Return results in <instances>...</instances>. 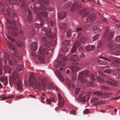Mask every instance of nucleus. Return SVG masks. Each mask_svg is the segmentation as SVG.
Returning a JSON list of instances; mask_svg holds the SVG:
<instances>
[{
	"label": "nucleus",
	"mask_w": 120,
	"mask_h": 120,
	"mask_svg": "<svg viewBox=\"0 0 120 120\" xmlns=\"http://www.w3.org/2000/svg\"><path fill=\"white\" fill-rule=\"evenodd\" d=\"M101 19L102 21L104 22H106L107 20L106 19L104 18L103 17H101Z\"/></svg>",
	"instance_id": "bf43d9fd"
},
{
	"label": "nucleus",
	"mask_w": 120,
	"mask_h": 120,
	"mask_svg": "<svg viewBox=\"0 0 120 120\" xmlns=\"http://www.w3.org/2000/svg\"><path fill=\"white\" fill-rule=\"evenodd\" d=\"M82 34L81 33H79L77 36L78 38H79L80 37L82 36Z\"/></svg>",
	"instance_id": "6e6d98bb"
},
{
	"label": "nucleus",
	"mask_w": 120,
	"mask_h": 120,
	"mask_svg": "<svg viewBox=\"0 0 120 120\" xmlns=\"http://www.w3.org/2000/svg\"><path fill=\"white\" fill-rule=\"evenodd\" d=\"M76 51V49L75 48L72 47V49L71 50L70 52L72 53H73L74 52H75Z\"/></svg>",
	"instance_id": "c03bdc74"
},
{
	"label": "nucleus",
	"mask_w": 120,
	"mask_h": 120,
	"mask_svg": "<svg viewBox=\"0 0 120 120\" xmlns=\"http://www.w3.org/2000/svg\"><path fill=\"white\" fill-rule=\"evenodd\" d=\"M86 50L88 51L93 50L95 48V46L94 45H88L85 47Z\"/></svg>",
	"instance_id": "9b49d317"
},
{
	"label": "nucleus",
	"mask_w": 120,
	"mask_h": 120,
	"mask_svg": "<svg viewBox=\"0 0 120 120\" xmlns=\"http://www.w3.org/2000/svg\"><path fill=\"white\" fill-rule=\"evenodd\" d=\"M112 46V42L111 41L109 43L108 45V47L110 48Z\"/></svg>",
	"instance_id": "603ef678"
},
{
	"label": "nucleus",
	"mask_w": 120,
	"mask_h": 120,
	"mask_svg": "<svg viewBox=\"0 0 120 120\" xmlns=\"http://www.w3.org/2000/svg\"><path fill=\"white\" fill-rule=\"evenodd\" d=\"M0 81L3 82V84L4 86H6L8 84V77H1L0 78Z\"/></svg>",
	"instance_id": "423d86ee"
},
{
	"label": "nucleus",
	"mask_w": 120,
	"mask_h": 120,
	"mask_svg": "<svg viewBox=\"0 0 120 120\" xmlns=\"http://www.w3.org/2000/svg\"><path fill=\"white\" fill-rule=\"evenodd\" d=\"M37 44L36 42L32 43L30 45V48L31 50L35 51L37 49Z\"/></svg>",
	"instance_id": "1a4fd4ad"
},
{
	"label": "nucleus",
	"mask_w": 120,
	"mask_h": 120,
	"mask_svg": "<svg viewBox=\"0 0 120 120\" xmlns=\"http://www.w3.org/2000/svg\"><path fill=\"white\" fill-rule=\"evenodd\" d=\"M22 65L21 64H19L17 66L16 68L17 71H19L22 70Z\"/></svg>",
	"instance_id": "b1692460"
},
{
	"label": "nucleus",
	"mask_w": 120,
	"mask_h": 120,
	"mask_svg": "<svg viewBox=\"0 0 120 120\" xmlns=\"http://www.w3.org/2000/svg\"><path fill=\"white\" fill-rule=\"evenodd\" d=\"M81 75H82L83 74L86 77L88 76L90 74V72L88 70L84 71L81 73Z\"/></svg>",
	"instance_id": "6ab92c4d"
},
{
	"label": "nucleus",
	"mask_w": 120,
	"mask_h": 120,
	"mask_svg": "<svg viewBox=\"0 0 120 120\" xmlns=\"http://www.w3.org/2000/svg\"><path fill=\"white\" fill-rule=\"evenodd\" d=\"M27 20L28 21H30L32 19V17L30 16H28L27 17Z\"/></svg>",
	"instance_id": "5fc2aeb1"
},
{
	"label": "nucleus",
	"mask_w": 120,
	"mask_h": 120,
	"mask_svg": "<svg viewBox=\"0 0 120 120\" xmlns=\"http://www.w3.org/2000/svg\"><path fill=\"white\" fill-rule=\"evenodd\" d=\"M90 96L89 95H85L83 98V101L86 102L88 101L90 98Z\"/></svg>",
	"instance_id": "412c9836"
},
{
	"label": "nucleus",
	"mask_w": 120,
	"mask_h": 120,
	"mask_svg": "<svg viewBox=\"0 0 120 120\" xmlns=\"http://www.w3.org/2000/svg\"><path fill=\"white\" fill-rule=\"evenodd\" d=\"M31 54L32 56H36V52H32L31 53Z\"/></svg>",
	"instance_id": "8fccbe9b"
},
{
	"label": "nucleus",
	"mask_w": 120,
	"mask_h": 120,
	"mask_svg": "<svg viewBox=\"0 0 120 120\" xmlns=\"http://www.w3.org/2000/svg\"><path fill=\"white\" fill-rule=\"evenodd\" d=\"M41 8L43 10H45L46 9V7L45 6H42V7Z\"/></svg>",
	"instance_id": "774afa93"
},
{
	"label": "nucleus",
	"mask_w": 120,
	"mask_h": 120,
	"mask_svg": "<svg viewBox=\"0 0 120 120\" xmlns=\"http://www.w3.org/2000/svg\"><path fill=\"white\" fill-rule=\"evenodd\" d=\"M80 41L82 43H84L86 42V40L84 37H82L81 38Z\"/></svg>",
	"instance_id": "ea45409f"
},
{
	"label": "nucleus",
	"mask_w": 120,
	"mask_h": 120,
	"mask_svg": "<svg viewBox=\"0 0 120 120\" xmlns=\"http://www.w3.org/2000/svg\"><path fill=\"white\" fill-rule=\"evenodd\" d=\"M57 74V75H59V78L60 80L62 81H63L64 79L63 77L61 76L60 73L58 72Z\"/></svg>",
	"instance_id": "c756f323"
},
{
	"label": "nucleus",
	"mask_w": 120,
	"mask_h": 120,
	"mask_svg": "<svg viewBox=\"0 0 120 120\" xmlns=\"http://www.w3.org/2000/svg\"><path fill=\"white\" fill-rule=\"evenodd\" d=\"M95 14H92L89 17H88V18L86 19V21H85V22L86 23L90 22L91 20L92 21L95 18Z\"/></svg>",
	"instance_id": "6e6552de"
},
{
	"label": "nucleus",
	"mask_w": 120,
	"mask_h": 120,
	"mask_svg": "<svg viewBox=\"0 0 120 120\" xmlns=\"http://www.w3.org/2000/svg\"><path fill=\"white\" fill-rule=\"evenodd\" d=\"M70 68L72 72L76 71H77L79 70L80 69L79 67L76 65L71 66Z\"/></svg>",
	"instance_id": "9d476101"
},
{
	"label": "nucleus",
	"mask_w": 120,
	"mask_h": 120,
	"mask_svg": "<svg viewBox=\"0 0 120 120\" xmlns=\"http://www.w3.org/2000/svg\"><path fill=\"white\" fill-rule=\"evenodd\" d=\"M99 36V34H97L94 36L93 38V40H97Z\"/></svg>",
	"instance_id": "e433bc0d"
},
{
	"label": "nucleus",
	"mask_w": 120,
	"mask_h": 120,
	"mask_svg": "<svg viewBox=\"0 0 120 120\" xmlns=\"http://www.w3.org/2000/svg\"><path fill=\"white\" fill-rule=\"evenodd\" d=\"M46 79L45 78H43L41 80V84L42 86H44L46 83Z\"/></svg>",
	"instance_id": "5701e85b"
},
{
	"label": "nucleus",
	"mask_w": 120,
	"mask_h": 120,
	"mask_svg": "<svg viewBox=\"0 0 120 120\" xmlns=\"http://www.w3.org/2000/svg\"><path fill=\"white\" fill-rule=\"evenodd\" d=\"M61 50L63 52H65L68 51V48L66 47H63L61 49Z\"/></svg>",
	"instance_id": "2f4dec72"
},
{
	"label": "nucleus",
	"mask_w": 120,
	"mask_h": 120,
	"mask_svg": "<svg viewBox=\"0 0 120 120\" xmlns=\"http://www.w3.org/2000/svg\"><path fill=\"white\" fill-rule=\"evenodd\" d=\"M7 44L8 47L14 52H15L17 50V47L11 42L8 41Z\"/></svg>",
	"instance_id": "20e7f679"
},
{
	"label": "nucleus",
	"mask_w": 120,
	"mask_h": 120,
	"mask_svg": "<svg viewBox=\"0 0 120 120\" xmlns=\"http://www.w3.org/2000/svg\"><path fill=\"white\" fill-rule=\"evenodd\" d=\"M68 112L66 110H63V112H62V113L64 115L66 114Z\"/></svg>",
	"instance_id": "4d7b16f0"
},
{
	"label": "nucleus",
	"mask_w": 120,
	"mask_h": 120,
	"mask_svg": "<svg viewBox=\"0 0 120 120\" xmlns=\"http://www.w3.org/2000/svg\"><path fill=\"white\" fill-rule=\"evenodd\" d=\"M16 45L18 47H21L22 45V42L20 41H18L16 42Z\"/></svg>",
	"instance_id": "a878e982"
},
{
	"label": "nucleus",
	"mask_w": 120,
	"mask_h": 120,
	"mask_svg": "<svg viewBox=\"0 0 120 120\" xmlns=\"http://www.w3.org/2000/svg\"><path fill=\"white\" fill-rule=\"evenodd\" d=\"M93 94H94L98 96H100L101 95L102 93L101 92L95 91L93 92Z\"/></svg>",
	"instance_id": "c85d7f7f"
},
{
	"label": "nucleus",
	"mask_w": 120,
	"mask_h": 120,
	"mask_svg": "<svg viewBox=\"0 0 120 120\" xmlns=\"http://www.w3.org/2000/svg\"><path fill=\"white\" fill-rule=\"evenodd\" d=\"M42 41L44 42L45 45L48 47L49 45V42L46 39L45 37H43L42 38Z\"/></svg>",
	"instance_id": "f3484780"
},
{
	"label": "nucleus",
	"mask_w": 120,
	"mask_h": 120,
	"mask_svg": "<svg viewBox=\"0 0 120 120\" xmlns=\"http://www.w3.org/2000/svg\"><path fill=\"white\" fill-rule=\"evenodd\" d=\"M82 81L84 83H86V85L89 86H93V83L92 82H88L86 80V81L84 80H83L82 79Z\"/></svg>",
	"instance_id": "4be33fe9"
},
{
	"label": "nucleus",
	"mask_w": 120,
	"mask_h": 120,
	"mask_svg": "<svg viewBox=\"0 0 120 120\" xmlns=\"http://www.w3.org/2000/svg\"><path fill=\"white\" fill-rule=\"evenodd\" d=\"M13 54L14 57L18 59H21V57L18 54L16 53H14Z\"/></svg>",
	"instance_id": "bb28decb"
},
{
	"label": "nucleus",
	"mask_w": 120,
	"mask_h": 120,
	"mask_svg": "<svg viewBox=\"0 0 120 120\" xmlns=\"http://www.w3.org/2000/svg\"><path fill=\"white\" fill-rule=\"evenodd\" d=\"M92 29L94 30H96L98 29V27L96 25H94L93 26Z\"/></svg>",
	"instance_id": "3c124183"
},
{
	"label": "nucleus",
	"mask_w": 120,
	"mask_h": 120,
	"mask_svg": "<svg viewBox=\"0 0 120 120\" xmlns=\"http://www.w3.org/2000/svg\"><path fill=\"white\" fill-rule=\"evenodd\" d=\"M70 43V41L69 40H65L63 42V44L65 46H67Z\"/></svg>",
	"instance_id": "7c9ffc66"
},
{
	"label": "nucleus",
	"mask_w": 120,
	"mask_h": 120,
	"mask_svg": "<svg viewBox=\"0 0 120 120\" xmlns=\"http://www.w3.org/2000/svg\"><path fill=\"white\" fill-rule=\"evenodd\" d=\"M99 58L101 59H103L108 61H110V60H109V59H108L107 58H105V57L100 56L99 57Z\"/></svg>",
	"instance_id": "37998d69"
},
{
	"label": "nucleus",
	"mask_w": 120,
	"mask_h": 120,
	"mask_svg": "<svg viewBox=\"0 0 120 120\" xmlns=\"http://www.w3.org/2000/svg\"><path fill=\"white\" fill-rule=\"evenodd\" d=\"M103 61L102 60H98V63L99 64H103L102 63Z\"/></svg>",
	"instance_id": "13d9d810"
},
{
	"label": "nucleus",
	"mask_w": 120,
	"mask_h": 120,
	"mask_svg": "<svg viewBox=\"0 0 120 120\" xmlns=\"http://www.w3.org/2000/svg\"><path fill=\"white\" fill-rule=\"evenodd\" d=\"M71 60L72 61H78L79 60V59L78 58L77 56L75 55H73L71 57Z\"/></svg>",
	"instance_id": "dca6fc26"
},
{
	"label": "nucleus",
	"mask_w": 120,
	"mask_h": 120,
	"mask_svg": "<svg viewBox=\"0 0 120 120\" xmlns=\"http://www.w3.org/2000/svg\"><path fill=\"white\" fill-rule=\"evenodd\" d=\"M82 29V28L81 27L77 28H76V30L77 32L81 31Z\"/></svg>",
	"instance_id": "09e8293b"
},
{
	"label": "nucleus",
	"mask_w": 120,
	"mask_h": 120,
	"mask_svg": "<svg viewBox=\"0 0 120 120\" xmlns=\"http://www.w3.org/2000/svg\"><path fill=\"white\" fill-rule=\"evenodd\" d=\"M113 52V53H112V54H114L115 55H119V53L120 52V51H113L112 52Z\"/></svg>",
	"instance_id": "4c0bfd02"
},
{
	"label": "nucleus",
	"mask_w": 120,
	"mask_h": 120,
	"mask_svg": "<svg viewBox=\"0 0 120 120\" xmlns=\"http://www.w3.org/2000/svg\"><path fill=\"white\" fill-rule=\"evenodd\" d=\"M52 89L56 91H57L58 90V88L56 86H54L52 87Z\"/></svg>",
	"instance_id": "de8ad7c7"
},
{
	"label": "nucleus",
	"mask_w": 120,
	"mask_h": 120,
	"mask_svg": "<svg viewBox=\"0 0 120 120\" xmlns=\"http://www.w3.org/2000/svg\"><path fill=\"white\" fill-rule=\"evenodd\" d=\"M99 98H92L90 100L91 102H95L98 101Z\"/></svg>",
	"instance_id": "cd10ccee"
},
{
	"label": "nucleus",
	"mask_w": 120,
	"mask_h": 120,
	"mask_svg": "<svg viewBox=\"0 0 120 120\" xmlns=\"http://www.w3.org/2000/svg\"><path fill=\"white\" fill-rule=\"evenodd\" d=\"M80 89L79 88H77L75 89V93L76 94L79 93L80 91Z\"/></svg>",
	"instance_id": "a18cd8bd"
},
{
	"label": "nucleus",
	"mask_w": 120,
	"mask_h": 120,
	"mask_svg": "<svg viewBox=\"0 0 120 120\" xmlns=\"http://www.w3.org/2000/svg\"><path fill=\"white\" fill-rule=\"evenodd\" d=\"M10 29L13 31L12 33V35L14 37H16L18 34V32L16 30H17V28L16 27H15L12 26H10Z\"/></svg>",
	"instance_id": "39448f33"
},
{
	"label": "nucleus",
	"mask_w": 120,
	"mask_h": 120,
	"mask_svg": "<svg viewBox=\"0 0 120 120\" xmlns=\"http://www.w3.org/2000/svg\"><path fill=\"white\" fill-rule=\"evenodd\" d=\"M79 45L80 43L79 42H77V41H75V42L74 45L73 46V47L77 46L78 45Z\"/></svg>",
	"instance_id": "49530a36"
},
{
	"label": "nucleus",
	"mask_w": 120,
	"mask_h": 120,
	"mask_svg": "<svg viewBox=\"0 0 120 120\" xmlns=\"http://www.w3.org/2000/svg\"><path fill=\"white\" fill-rule=\"evenodd\" d=\"M46 101L47 104L50 105L51 103V102L52 101L53 102H54L55 100L53 98L51 97L47 99Z\"/></svg>",
	"instance_id": "a211bd4d"
},
{
	"label": "nucleus",
	"mask_w": 120,
	"mask_h": 120,
	"mask_svg": "<svg viewBox=\"0 0 120 120\" xmlns=\"http://www.w3.org/2000/svg\"><path fill=\"white\" fill-rule=\"evenodd\" d=\"M66 15V13L64 12H61L59 13L58 15L59 18L60 19H63Z\"/></svg>",
	"instance_id": "2eb2a0df"
},
{
	"label": "nucleus",
	"mask_w": 120,
	"mask_h": 120,
	"mask_svg": "<svg viewBox=\"0 0 120 120\" xmlns=\"http://www.w3.org/2000/svg\"><path fill=\"white\" fill-rule=\"evenodd\" d=\"M70 113L71 114H72L74 115L76 114V112L72 110L70 112Z\"/></svg>",
	"instance_id": "680f3d73"
},
{
	"label": "nucleus",
	"mask_w": 120,
	"mask_h": 120,
	"mask_svg": "<svg viewBox=\"0 0 120 120\" xmlns=\"http://www.w3.org/2000/svg\"><path fill=\"white\" fill-rule=\"evenodd\" d=\"M9 83L11 86L12 85L13 83L17 85L18 88L21 90L22 89V82L19 79H14L13 78L12 80V79L10 77L9 79Z\"/></svg>",
	"instance_id": "f257e3e1"
},
{
	"label": "nucleus",
	"mask_w": 120,
	"mask_h": 120,
	"mask_svg": "<svg viewBox=\"0 0 120 120\" xmlns=\"http://www.w3.org/2000/svg\"><path fill=\"white\" fill-rule=\"evenodd\" d=\"M3 68L4 69V71L5 72H7V68H6V66L5 65H4L3 66Z\"/></svg>",
	"instance_id": "e2e57ef3"
},
{
	"label": "nucleus",
	"mask_w": 120,
	"mask_h": 120,
	"mask_svg": "<svg viewBox=\"0 0 120 120\" xmlns=\"http://www.w3.org/2000/svg\"><path fill=\"white\" fill-rule=\"evenodd\" d=\"M106 83L110 85L113 86L114 85L113 83L110 81H106L105 83Z\"/></svg>",
	"instance_id": "72a5a7b5"
},
{
	"label": "nucleus",
	"mask_w": 120,
	"mask_h": 120,
	"mask_svg": "<svg viewBox=\"0 0 120 120\" xmlns=\"http://www.w3.org/2000/svg\"><path fill=\"white\" fill-rule=\"evenodd\" d=\"M89 112V111L87 109H85L83 111V113L84 114H87Z\"/></svg>",
	"instance_id": "58836bf2"
},
{
	"label": "nucleus",
	"mask_w": 120,
	"mask_h": 120,
	"mask_svg": "<svg viewBox=\"0 0 120 120\" xmlns=\"http://www.w3.org/2000/svg\"><path fill=\"white\" fill-rule=\"evenodd\" d=\"M6 10L7 12L8 16L9 17H10V16L12 15L13 16H15V13L13 12V10L10 8H7Z\"/></svg>",
	"instance_id": "0eeeda50"
},
{
	"label": "nucleus",
	"mask_w": 120,
	"mask_h": 120,
	"mask_svg": "<svg viewBox=\"0 0 120 120\" xmlns=\"http://www.w3.org/2000/svg\"><path fill=\"white\" fill-rule=\"evenodd\" d=\"M42 15L44 17H47V13L46 12H43L42 14Z\"/></svg>",
	"instance_id": "c9c22d12"
},
{
	"label": "nucleus",
	"mask_w": 120,
	"mask_h": 120,
	"mask_svg": "<svg viewBox=\"0 0 120 120\" xmlns=\"http://www.w3.org/2000/svg\"><path fill=\"white\" fill-rule=\"evenodd\" d=\"M43 30L45 32H46L47 31V28L46 27H44L42 28Z\"/></svg>",
	"instance_id": "338daca9"
},
{
	"label": "nucleus",
	"mask_w": 120,
	"mask_h": 120,
	"mask_svg": "<svg viewBox=\"0 0 120 120\" xmlns=\"http://www.w3.org/2000/svg\"><path fill=\"white\" fill-rule=\"evenodd\" d=\"M9 64L11 65H13L15 64L17 61L15 60L12 58L11 60H9L8 61Z\"/></svg>",
	"instance_id": "4468645a"
},
{
	"label": "nucleus",
	"mask_w": 120,
	"mask_h": 120,
	"mask_svg": "<svg viewBox=\"0 0 120 120\" xmlns=\"http://www.w3.org/2000/svg\"><path fill=\"white\" fill-rule=\"evenodd\" d=\"M115 39L116 41L119 42L120 41V36H117L116 38Z\"/></svg>",
	"instance_id": "79ce46f5"
},
{
	"label": "nucleus",
	"mask_w": 120,
	"mask_h": 120,
	"mask_svg": "<svg viewBox=\"0 0 120 120\" xmlns=\"http://www.w3.org/2000/svg\"><path fill=\"white\" fill-rule=\"evenodd\" d=\"M32 84L35 86L38 87L40 86L41 84L39 81H37L36 79L34 78L33 79Z\"/></svg>",
	"instance_id": "f8f14e48"
},
{
	"label": "nucleus",
	"mask_w": 120,
	"mask_h": 120,
	"mask_svg": "<svg viewBox=\"0 0 120 120\" xmlns=\"http://www.w3.org/2000/svg\"><path fill=\"white\" fill-rule=\"evenodd\" d=\"M48 51V49L47 47H45L43 49H42L41 48H40L39 50V56L38 57L39 60H43V57L45 56V55H46L47 53V54H49Z\"/></svg>",
	"instance_id": "f03ea898"
},
{
	"label": "nucleus",
	"mask_w": 120,
	"mask_h": 120,
	"mask_svg": "<svg viewBox=\"0 0 120 120\" xmlns=\"http://www.w3.org/2000/svg\"><path fill=\"white\" fill-rule=\"evenodd\" d=\"M34 73H31L30 75V76L29 78L30 79H31V78H32L34 76Z\"/></svg>",
	"instance_id": "864d4df0"
},
{
	"label": "nucleus",
	"mask_w": 120,
	"mask_h": 120,
	"mask_svg": "<svg viewBox=\"0 0 120 120\" xmlns=\"http://www.w3.org/2000/svg\"><path fill=\"white\" fill-rule=\"evenodd\" d=\"M59 102L58 104V105L59 107H61L64 106V99L60 101H59Z\"/></svg>",
	"instance_id": "aec40b11"
},
{
	"label": "nucleus",
	"mask_w": 120,
	"mask_h": 120,
	"mask_svg": "<svg viewBox=\"0 0 120 120\" xmlns=\"http://www.w3.org/2000/svg\"><path fill=\"white\" fill-rule=\"evenodd\" d=\"M102 46V43L101 41L100 42V43H99L98 45V47L99 48H100Z\"/></svg>",
	"instance_id": "052dcab7"
},
{
	"label": "nucleus",
	"mask_w": 120,
	"mask_h": 120,
	"mask_svg": "<svg viewBox=\"0 0 120 120\" xmlns=\"http://www.w3.org/2000/svg\"><path fill=\"white\" fill-rule=\"evenodd\" d=\"M96 78L97 80L98 81L101 82L103 83H104L105 82L104 80L102 79L101 77L97 76H96Z\"/></svg>",
	"instance_id": "393cba45"
},
{
	"label": "nucleus",
	"mask_w": 120,
	"mask_h": 120,
	"mask_svg": "<svg viewBox=\"0 0 120 120\" xmlns=\"http://www.w3.org/2000/svg\"><path fill=\"white\" fill-rule=\"evenodd\" d=\"M70 32V31L69 30L68 31L67 33V34L68 36V37H70V36L71 35V34L70 33H69V32Z\"/></svg>",
	"instance_id": "0e129e2a"
},
{
	"label": "nucleus",
	"mask_w": 120,
	"mask_h": 120,
	"mask_svg": "<svg viewBox=\"0 0 120 120\" xmlns=\"http://www.w3.org/2000/svg\"><path fill=\"white\" fill-rule=\"evenodd\" d=\"M91 78L93 80H95V78L94 77V76L93 75H92L90 76Z\"/></svg>",
	"instance_id": "69168bd1"
},
{
	"label": "nucleus",
	"mask_w": 120,
	"mask_h": 120,
	"mask_svg": "<svg viewBox=\"0 0 120 120\" xmlns=\"http://www.w3.org/2000/svg\"><path fill=\"white\" fill-rule=\"evenodd\" d=\"M39 2H43L44 3L47 4L48 3V0H38Z\"/></svg>",
	"instance_id": "f704fd0d"
},
{
	"label": "nucleus",
	"mask_w": 120,
	"mask_h": 120,
	"mask_svg": "<svg viewBox=\"0 0 120 120\" xmlns=\"http://www.w3.org/2000/svg\"><path fill=\"white\" fill-rule=\"evenodd\" d=\"M105 101L103 100H101L97 102L98 104H100L105 103Z\"/></svg>",
	"instance_id": "a19ab883"
},
{
	"label": "nucleus",
	"mask_w": 120,
	"mask_h": 120,
	"mask_svg": "<svg viewBox=\"0 0 120 120\" xmlns=\"http://www.w3.org/2000/svg\"><path fill=\"white\" fill-rule=\"evenodd\" d=\"M113 36V34L112 32H108L107 33V40L108 41H109L112 38Z\"/></svg>",
	"instance_id": "ddd939ff"
},
{
	"label": "nucleus",
	"mask_w": 120,
	"mask_h": 120,
	"mask_svg": "<svg viewBox=\"0 0 120 120\" xmlns=\"http://www.w3.org/2000/svg\"><path fill=\"white\" fill-rule=\"evenodd\" d=\"M82 7L81 5L79 4L77 2L74 3L71 7L70 11H74L75 10L78 11Z\"/></svg>",
	"instance_id": "7ed1b4c3"
},
{
	"label": "nucleus",
	"mask_w": 120,
	"mask_h": 120,
	"mask_svg": "<svg viewBox=\"0 0 120 120\" xmlns=\"http://www.w3.org/2000/svg\"><path fill=\"white\" fill-rule=\"evenodd\" d=\"M58 96L59 101L63 99H62V96L59 92L58 93Z\"/></svg>",
	"instance_id": "473e14b6"
}]
</instances>
